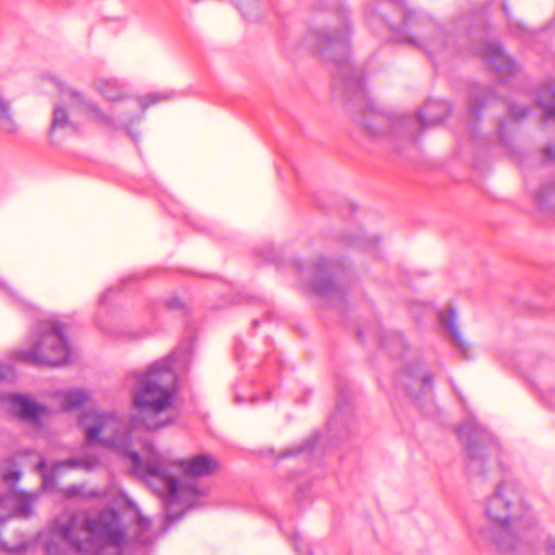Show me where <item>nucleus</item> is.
I'll return each mask as SVG.
<instances>
[{
  "mask_svg": "<svg viewBox=\"0 0 555 555\" xmlns=\"http://www.w3.org/2000/svg\"><path fill=\"white\" fill-rule=\"evenodd\" d=\"M79 424L86 431L88 443L98 442L128 456L134 474L144 478L168 506H197L204 491L188 479L210 475L218 468V461L210 454L186 460L173 459L169 453L157 451L151 443L144 446L141 457L130 450L128 425L113 412H86L80 416Z\"/></svg>",
  "mask_w": 555,
  "mask_h": 555,
  "instance_id": "1",
  "label": "nucleus"
},
{
  "mask_svg": "<svg viewBox=\"0 0 555 555\" xmlns=\"http://www.w3.org/2000/svg\"><path fill=\"white\" fill-rule=\"evenodd\" d=\"M177 392V376L170 358L155 362L138 376L133 403L138 413L132 418L133 428L157 430L176 418L172 408Z\"/></svg>",
  "mask_w": 555,
  "mask_h": 555,
  "instance_id": "2",
  "label": "nucleus"
},
{
  "mask_svg": "<svg viewBox=\"0 0 555 555\" xmlns=\"http://www.w3.org/2000/svg\"><path fill=\"white\" fill-rule=\"evenodd\" d=\"M528 506L521 498L518 486L502 481L488 499L485 514L489 524L481 530L482 537L504 554H514L518 539L532 519H527Z\"/></svg>",
  "mask_w": 555,
  "mask_h": 555,
  "instance_id": "3",
  "label": "nucleus"
},
{
  "mask_svg": "<svg viewBox=\"0 0 555 555\" xmlns=\"http://www.w3.org/2000/svg\"><path fill=\"white\" fill-rule=\"evenodd\" d=\"M52 531L81 553H98L108 545L119 546L125 539L119 516L114 511L101 512L96 517L86 513L64 514L54 521Z\"/></svg>",
  "mask_w": 555,
  "mask_h": 555,
  "instance_id": "4",
  "label": "nucleus"
},
{
  "mask_svg": "<svg viewBox=\"0 0 555 555\" xmlns=\"http://www.w3.org/2000/svg\"><path fill=\"white\" fill-rule=\"evenodd\" d=\"M450 106L447 102L431 101L425 104L415 116L392 118L389 115L369 107L360 120L366 135L375 141L393 140L398 135L415 140V128L425 129L448 118Z\"/></svg>",
  "mask_w": 555,
  "mask_h": 555,
  "instance_id": "5",
  "label": "nucleus"
},
{
  "mask_svg": "<svg viewBox=\"0 0 555 555\" xmlns=\"http://www.w3.org/2000/svg\"><path fill=\"white\" fill-rule=\"evenodd\" d=\"M59 90V100L54 105L51 130L77 132L80 117L93 121L100 127L114 128L115 120L81 91L61 80L54 81Z\"/></svg>",
  "mask_w": 555,
  "mask_h": 555,
  "instance_id": "6",
  "label": "nucleus"
},
{
  "mask_svg": "<svg viewBox=\"0 0 555 555\" xmlns=\"http://www.w3.org/2000/svg\"><path fill=\"white\" fill-rule=\"evenodd\" d=\"M16 358L29 364L61 365L68 362L70 347L64 325L57 320L41 321L31 333L29 347L18 349Z\"/></svg>",
  "mask_w": 555,
  "mask_h": 555,
  "instance_id": "7",
  "label": "nucleus"
},
{
  "mask_svg": "<svg viewBox=\"0 0 555 555\" xmlns=\"http://www.w3.org/2000/svg\"><path fill=\"white\" fill-rule=\"evenodd\" d=\"M459 437L466 443V467L469 474H483L487 463L499 452L492 435L475 423H466L459 427Z\"/></svg>",
  "mask_w": 555,
  "mask_h": 555,
  "instance_id": "8",
  "label": "nucleus"
},
{
  "mask_svg": "<svg viewBox=\"0 0 555 555\" xmlns=\"http://www.w3.org/2000/svg\"><path fill=\"white\" fill-rule=\"evenodd\" d=\"M349 42V21L347 14H343L339 25L330 26L320 34L317 47L324 59L344 65L348 60Z\"/></svg>",
  "mask_w": 555,
  "mask_h": 555,
  "instance_id": "9",
  "label": "nucleus"
},
{
  "mask_svg": "<svg viewBox=\"0 0 555 555\" xmlns=\"http://www.w3.org/2000/svg\"><path fill=\"white\" fill-rule=\"evenodd\" d=\"M37 493H25L16 490H9L0 496V508L7 515H0V525L10 517L27 518L33 515V504L37 500Z\"/></svg>",
  "mask_w": 555,
  "mask_h": 555,
  "instance_id": "10",
  "label": "nucleus"
},
{
  "mask_svg": "<svg viewBox=\"0 0 555 555\" xmlns=\"http://www.w3.org/2000/svg\"><path fill=\"white\" fill-rule=\"evenodd\" d=\"M518 547L515 553L522 551L527 545L534 551H543L544 555H555V535L545 531L533 520L524 527V532L518 539Z\"/></svg>",
  "mask_w": 555,
  "mask_h": 555,
  "instance_id": "11",
  "label": "nucleus"
},
{
  "mask_svg": "<svg viewBox=\"0 0 555 555\" xmlns=\"http://www.w3.org/2000/svg\"><path fill=\"white\" fill-rule=\"evenodd\" d=\"M313 287L317 293L333 300L336 296H340L344 292L341 283L334 274L332 266L328 261H322L315 264V278Z\"/></svg>",
  "mask_w": 555,
  "mask_h": 555,
  "instance_id": "12",
  "label": "nucleus"
},
{
  "mask_svg": "<svg viewBox=\"0 0 555 555\" xmlns=\"http://www.w3.org/2000/svg\"><path fill=\"white\" fill-rule=\"evenodd\" d=\"M482 59L496 72L514 74L515 63L505 54L501 46L495 42L488 43L481 52Z\"/></svg>",
  "mask_w": 555,
  "mask_h": 555,
  "instance_id": "13",
  "label": "nucleus"
},
{
  "mask_svg": "<svg viewBox=\"0 0 555 555\" xmlns=\"http://www.w3.org/2000/svg\"><path fill=\"white\" fill-rule=\"evenodd\" d=\"M4 403L10 411L22 418L35 421L41 412V408L26 397L18 395H7L3 397Z\"/></svg>",
  "mask_w": 555,
  "mask_h": 555,
  "instance_id": "14",
  "label": "nucleus"
},
{
  "mask_svg": "<svg viewBox=\"0 0 555 555\" xmlns=\"http://www.w3.org/2000/svg\"><path fill=\"white\" fill-rule=\"evenodd\" d=\"M18 129V121L11 103L0 95V132L15 134Z\"/></svg>",
  "mask_w": 555,
  "mask_h": 555,
  "instance_id": "15",
  "label": "nucleus"
},
{
  "mask_svg": "<svg viewBox=\"0 0 555 555\" xmlns=\"http://www.w3.org/2000/svg\"><path fill=\"white\" fill-rule=\"evenodd\" d=\"M94 89L109 102H118L126 99L122 86L115 79H98L94 81Z\"/></svg>",
  "mask_w": 555,
  "mask_h": 555,
  "instance_id": "16",
  "label": "nucleus"
},
{
  "mask_svg": "<svg viewBox=\"0 0 555 555\" xmlns=\"http://www.w3.org/2000/svg\"><path fill=\"white\" fill-rule=\"evenodd\" d=\"M538 104L543 109L546 119L555 120V87L541 88L538 94Z\"/></svg>",
  "mask_w": 555,
  "mask_h": 555,
  "instance_id": "17",
  "label": "nucleus"
},
{
  "mask_svg": "<svg viewBox=\"0 0 555 555\" xmlns=\"http://www.w3.org/2000/svg\"><path fill=\"white\" fill-rule=\"evenodd\" d=\"M61 405L64 410L69 411L79 408L88 400V395L81 389L66 390L60 393Z\"/></svg>",
  "mask_w": 555,
  "mask_h": 555,
  "instance_id": "18",
  "label": "nucleus"
},
{
  "mask_svg": "<svg viewBox=\"0 0 555 555\" xmlns=\"http://www.w3.org/2000/svg\"><path fill=\"white\" fill-rule=\"evenodd\" d=\"M100 465V461L94 456L75 457L55 464V469L60 468H81L85 470H93Z\"/></svg>",
  "mask_w": 555,
  "mask_h": 555,
  "instance_id": "19",
  "label": "nucleus"
},
{
  "mask_svg": "<svg viewBox=\"0 0 555 555\" xmlns=\"http://www.w3.org/2000/svg\"><path fill=\"white\" fill-rule=\"evenodd\" d=\"M170 99H171V94L168 92H162V93L153 92V93H147L145 95H142L139 99V104L142 109H146L151 105L157 104L163 101H168Z\"/></svg>",
  "mask_w": 555,
  "mask_h": 555,
  "instance_id": "20",
  "label": "nucleus"
},
{
  "mask_svg": "<svg viewBox=\"0 0 555 555\" xmlns=\"http://www.w3.org/2000/svg\"><path fill=\"white\" fill-rule=\"evenodd\" d=\"M538 201L542 206H555V183L542 186L538 193Z\"/></svg>",
  "mask_w": 555,
  "mask_h": 555,
  "instance_id": "21",
  "label": "nucleus"
},
{
  "mask_svg": "<svg viewBox=\"0 0 555 555\" xmlns=\"http://www.w3.org/2000/svg\"><path fill=\"white\" fill-rule=\"evenodd\" d=\"M344 91L350 98L352 96V93H354V96L358 99L364 98L363 83L360 79H347L344 82Z\"/></svg>",
  "mask_w": 555,
  "mask_h": 555,
  "instance_id": "22",
  "label": "nucleus"
},
{
  "mask_svg": "<svg viewBox=\"0 0 555 555\" xmlns=\"http://www.w3.org/2000/svg\"><path fill=\"white\" fill-rule=\"evenodd\" d=\"M236 4L246 18L255 17L259 9V0H237Z\"/></svg>",
  "mask_w": 555,
  "mask_h": 555,
  "instance_id": "23",
  "label": "nucleus"
},
{
  "mask_svg": "<svg viewBox=\"0 0 555 555\" xmlns=\"http://www.w3.org/2000/svg\"><path fill=\"white\" fill-rule=\"evenodd\" d=\"M37 469L42 476V488L49 490L52 489L54 487V477L46 470V461L41 456L37 463Z\"/></svg>",
  "mask_w": 555,
  "mask_h": 555,
  "instance_id": "24",
  "label": "nucleus"
},
{
  "mask_svg": "<svg viewBox=\"0 0 555 555\" xmlns=\"http://www.w3.org/2000/svg\"><path fill=\"white\" fill-rule=\"evenodd\" d=\"M409 42L412 44H415L417 47H422V48L426 47V48L430 49L433 52H436V51L442 49V41L440 38L435 39V40L424 38L422 43L418 40H416L415 38H409Z\"/></svg>",
  "mask_w": 555,
  "mask_h": 555,
  "instance_id": "25",
  "label": "nucleus"
},
{
  "mask_svg": "<svg viewBox=\"0 0 555 555\" xmlns=\"http://www.w3.org/2000/svg\"><path fill=\"white\" fill-rule=\"evenodd\" d=\"M405 377L412 379L414 385L422 387L423 391L430 388L431 377L427 374L414 377L411 373H406Z\"/></svg>",
  "mask_w": 555,
  "mask_h": 555,
  "instance_id": "26",
  "label": "nucleus"
},
{
  "mask_svg": "<svg viewBox=\"0 0 555 555\" xmlns=\"http://www.w3.org/2000/svg\"><path fill=\"white\" fill-rule=\"evenodd\" d=\"M138 526L140 527L141 531L144 532L150 529L151 521H150V519L145 518L141 514H138ZM138 541L140 543H147V542H150V539L144 537L143 533H140L138 537Z\"/></svg>",
  "mask_w": 555,
  "mask_h": 555,
  "instance_id": "27",
  "label": "nucleus"
},
{
  "mask_svg": "<svg viewBox=\"0 0 555 555\" xmlns=\"http://www.w3.org/2000/svg\"><path fill=\"white\" fill-rule=\"evenodd\" d=\"M447 325L456 341H460V331L455 323V312L450 310L449 319L446 321Z\"/></svg>",
  "mask_w": 555,
  "mask_h": 555,
  "instance_id": "28",
  "label": "nucleus"
},
{
  "mask_svg": "<svg viewBox=\"0 0 555 555\" xmlns=\"http://www.w3.org/2000/svg\"><path fill=\"white\" fill-rule=\"evenodd\" d=\"M46 555H66L59 543L54 541H48L46 543Z\"/></svg>",
  "mask_w": 555,
  "mask_h": 555,
  "instance_id": "29",
  "label": "nucleus"
},
{
  "mask_svg": "<svg viewBox=\"0 0 555 555\" xmlns=\"http://www.w3.org/2000/svg\"><path fill=\"white\" fill-rule=\"evenodd\" d=\"M63 493L67 498H76V496L85 495L82 486H69L63 490Z\"/></svg>",
  "mask_w": 555,
  "mask_h": 555,
  "instance_id": "30",
  "label": "nucleus"
},
{
  "mask_svg": "<svg viewBox=\"0 0 555 555\" xmlns=\"http://www.w3.org/2000/svg\"><path fill=\"white\" fill-rule=\"evenodd\" d=\"M509 113L516 119H521V118H524L527 115L528 109L525 106H520V105H517V104H512L509 106Z\"/></svg>",
  "mask_w": 555,
  "mask_h": 555,
  "instance_id": "31",
  "label": "nucleus"
},
{
  "mask_svg": "<svg viewBox=\"0 0 555 555\" xmlns=\"http://www.w3.org/2000/svg\"><path fill=\"white\" fill-rule=\"evenodd\" d=\"M21 477V472L17 469H11L3 474L2 478L5 482L17 481Z\"/></svg>",
  "mask_w": 555,
  "mask_h": 555,
  "instance_id": "32",
  "label": "nucleus"
},
{
  "mask_svg": "<svg viewBox=\"0 0 555 555\" xmlns=\"http://www.w3.org/2000/svg\"><path fill=\"white\" fill-rule=\"evenodd\" d=\"M182 516H183V513H181V514H173V513L168 512V514H167V525H173Z\"/></svg>",
  "mask_w": 555,
  "mask_h": 555,
  "instance_id": "33",
  "label": "nucleus"
},
{
  "mask_svg": "<svg viewBox=\"0 0 555 555\" xmlns=\"http://www.w3.org/2000/svg\"><path fill=\"white\" fill-rule=\"evenodd\" d=\"M10 374V367L0 365V380L8 378Z\"/></svg>",
  "mask_w": 555,
  "mask_h": 555,
  "instance_id": "34",
  "label": "nucleus"
},
{
  "mask_svg": "<svg viewBox=\"0 0 555 555\" xmlns=\"http://www.w3.org/2000/svg\"><path fill=\"white\" fill-rule=\"evenodd\" d=\"M470 109H472V113H473L474 115H477V114L479 113V107H478V105H477V104H475V103H472V105H470Z\"/></svg>",
  "mask_w": 555,
  "mask_h": 555,
  "instance_id": "35",
  "label": "nucleus"
},
{
  "mask_svg": "<svg viewBox=\"0 0 555 555\" xmlns=\"http://www.w3.org/2000/svg\"><path fill=\"white\" fill-rule=\"evenodd\" d=\"M546 156L547 157H552V150H551V147L546 149Z\"/></svg>",
  "mask_w": 555,
  "mask_h": 555,
  "instance_id": "36",
  "label": "nucleus"
},
{
  "mask_svg": "<svg viewBox=\"0 0 555 555\" xmlns=\"http://www.w3.org/2000/svg\"><path fill=\"white\" fill-rule=\"evenodd\" d=\"M387 23H389V25H390V27H391L392 29H396V28H397V27H396V26H395V25H393L389 20H387Z\"/></svg>",
  "mask_w": 555,
  "mask_h": 555,
  "instance_id": "37",
  "label": "nucleus"
},
{
  "mask_svg": "<svg viewBox=\"0 0 555 555\" xmlns=\"http://www.w3.org/2000/svg\"><path fill=\"white\" fill-rule=\"evenodd\" d=\"M472 102H477V99H474V94H470Z\"/></svg>",
  "mask_w": 555,
  "mask_h": 555,
  "instance_id": "38",
  "label": "nucleus"
}]
</instances>
